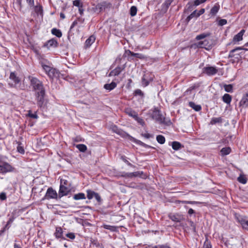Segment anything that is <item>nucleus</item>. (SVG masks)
I'll list each match as a JSON object with an SVG mask.
<instances>
[{"label": "nucleus", "instance_id": "4468645a", "mask_svg": "<svg viewBox=\"0 0 248 248\" xmlns=\"http://www.w3.org/2000/svg\"><path fill=\"white\" fill-rule=\"evenodd\" d=\"M123 69L121 67H117L116 68H115L114 70H113L109 73V74H108V76L111 77L113 76H118L122 72Z\"/></svg>", "mask_w": 248, "mask_h": 248}, {"label": "nucleus", "instance_id": "0eeeda50", "mask_svg": "<svg viewBox=\"0 0 248 248\" xmlns=\"http://www.w3.org/2000/svg\"><path fill=\"white\" fill-rule=\"evenodd\" d=\"M238 221L241 224L242 227L248 231V219L246 217L239 216L237 217Z\"/></svg>", "mask_w": 248, "mask_h": 248}, {"label": "nucleus", "instance_id": "5fc2aeb1", "mask_svg": "<svg viewBox=\"0 0 248 248\" xmlns=\"http://www.w3.org/2000/svg\"><path fill=\"white\" fill-rule=\"evenodd\" d=\"M227 20L225 19H221L219 21L218 24L220 26H223L227 24Z\"/></svg>", "mask_w": 248, "mask_h": 248}, {"label": "nucleus", "instance_id": "774afa93", "mask_svg": "<svg viewBox=\"0 0 248 248\" xmlns=\"http://www.w3.org/2000/svg\"><path fill=\"white\" fill-rule=\"evenodd\" d=\"M147 248H160V246H148Z\"/></svg>", "mask_w": 248, "mask_h": 248}, {"label": "nucleus", "instance_id": "052dcab7", "mask_svg": "<svg viewBox=\"0 0 248 248\" xmlns=\"http://www.w3.org/2000/svg\"><path fill=\"white\" fill-rule=\"evenodd\" d=\"M172 1V0H166L164 4L168 7L170 5Z\"/></svg>", "mask_w": 248, "mask_h": 248}, {"label": "nucleus", "instance_id": "f8f14e48", "mask_svg": "<svg viewBox=\"0 0 248 248\" xmlns=\"http://www.w3.org/2000/svg\"><path fill=\"white\" fill-rule=\"evenodd\" d=\"M245 32V31L244 30H242L239 33L234 35V36L233 38V42H237L242 40L243 35Z\"/></svg>", "mask_w": 248, "mask_h": 248}, {"label": "nucleus", "instance_id": "f257e3e1", "mask_svg": "<svg viewBox=\"0 0 248 248\" xmlns=\"http://www.w3.org/2000/svg\"><path fill=\"white\" fill-rule=\"evenodd\" d=\"M31 83L35 91L37 105L39 107H41L44 104V97L46 94L43 83L37 78H32L31 79Z\"/></svg>", "mask_w": 248, "mask_h": 248}, {"label": "nucleus", "instance_id": "cd10ccee", "mask_svg": "<svg viewBox=\"0 0 248 248\" xmlns=\"http://www.w3.org/2000/svg\"><path fill=\"white\" fill-rule=\"evenodd\" d=\"M74 199L75 200H78L81 199H85V195L83 193H79L78 194H75L73 197Z\"/></svg>", "mask_w": 248, "mask_h": 248}, {"label": "nucleus", "instance_id": "9b49d317", "mask_svg": "<svg viewBox=\"0 0 248 248\" xmlns=\"http://www.w3.org/2000/svg\"><path fill=\"white\" fill-rule=\"evenodd\" d=\"M58 42L56 39H51L46 42L45 44V46H46L48 48H49L50 47H56L58 46Z\"/></svg>", "mask_w": 248, "mask_h": 248}, {"label": "nucleus", "instance_id": "603ef678", "mask_svg": "<svg viewBox=\"0 0 248 248\" xmlns=\"http://www.w3.org/2000/svg\"><path fill=\"white\" fill-rule=\"evenodd\" d=\"M66 236L71 239H74L75 238V234L73 232L68 233L66 234Z\"/></svg>", "mask_w": 248, "mask_h": 248}, {"label": "nucleus", "instance_id": "6e6d98bb", "mask_svg": "<svg viewBox=\"0 0 248 248\" xmlns=\"http://www.w3.org/2000/svg\"><path fill=\"white\" fill-rule=\"evenodd\" d=\"M141 136L146 139H149L153 137V136L149 133H142Z\"/></svg>", "mask_w": 248, "mask_h": 248}, {"label": "nucleus", "instance_id": "a211bd4d", "mask_svg": "<svg viewBox=\"0 0 248 248\" xmlns=\"http://www.w3.org/2000/svg\"><path fill=\"white\" fill-rule=\"evenodd\" d=\"M117 86V84L116 82L112 81L111 83L109 84H106L104 86V88L108 91H111L113 89H114Z\"/></svg>", "mask_w": 248, "mask_h": 248}, {"label": "nucleus", "instance_id": "412c9836", "mask_svg": "<svg viewBox=\"0 0 248 248\" xmlns=\"http://www.w3.org/2000/svg\"><path fill=\"white\" fill-rule=\"evenodd\" d=\"M189 106L196 111H199L201 110L202 109V107L200 105H196L195 103L193 102H189Z\"/></svg>", "mask_w": 248, "mask_h": 248}, {"label": "nucleus", "instance_id": "0e129e2a", "mask_svg": "<svg viewBox=\"0 0 248 248\" xmlns=\"http://www.w3.org/2000/svg\"><path fill=\"white\" fill-rule=\"evenodd\" d=\"M201 3H202L201 2V0H196L194 1V5H195V6H198V5H200Z\"/></svg>", "mask_w": 248, "mask_h": 248}, {"label": "nucleus", "instance_id": "e2e57ef3", "mask_svg": "<svg viewBox=\"0 0 248 248\" xmlns=\"http://www.w3.org/2000/svg\"><path fill=\"white\" fill-rule=\"evenodd\" d=\"M205 10L204 9H201L198 13L197 14V16H199L203 14L204 13Z\"/></svg>", "mask_w": 248, "mask_h": 248}, {"label": "nucleus", "instance_id": "6ab92c4d", "mask_svg": "<svg viewBox=\"0 0 248 248\" xmlns=\"http://www.w3.org/2000/svg\"><path fill=\"white\" fill-rule=\"evenodd\" d=\"M172 148L174 150H178L181 148H183L184 146L178 141H173L171 143Z\"/></svg>", "mask_w": 248, "mask_h": 248}, {"label": "nucleus", "instance_id": "a18cd8bd", "mask_svg": "<svg viewBox=\"0 0 248 248\" xmlns=\"http://www.w3.org/2000/svg\"><path fill=\"white\" fill-rule=\"evenodd\" d=\"M73 4L74 6H77V7H82V4H81L80 3V0H74L73 2Z\"/></svg>", "mask_w": 248, "mask_h": 248}, {"label": "nucleus", "instance_id": "de8ad7c7", "mask_svg": "<svg viewBox=\"0 0 248 248\" xmlns=\"http://www.w3.org/2000/svg\"><path fill=\"white\" fill-rule=\"evenodd\" d=\"M134 94L135 95H140V96H143V93L142 92V91L140 90V89H137L134 92Z\"/></svg>", "mask_w": 248, "mask_h": 248}, {"label": "nucleus", "instance_id": "c9c22d12", "mask_svg": "<svg viewBox=\"0 0 248 248\" xmlns=\"http://www.w3.org/2000/svg\"><path fill=\"white\" fill-rule=\"evenodd\" d=\"M137 8L136 6H133L131 7L130 10V15L132 16H135L137 14Z\"/></svg>", "mask_w": 248, "mask_h": 248}, {"label": "nucleus", "instance_id": "7c9ffc66", "mask_svg": "<svg viewBox=\"0 0 248 248\" xmlns=\"http://www.w3.org/2000/svg\"><path fill=\"white\" fill-rule=\"evenodd\" d=\"M57 74V71L55 69L52 68L50 71L47 73V75L49 77L53 78V77L55 76Z\"/></svg>", "mask_w": 248, "mask_h": 248}, {"label": "nucleus", "instance_id": "c756f323", "mask_svg": "<svg viewBox=\"0 0 248 248\" xmlns=\"http://www.w3.org/2000/svg\"><path fill=\"white\" fill-rule=\"evenodd\" d=\"M242 49H243V48L241 47H237L235 48L232 49L230 52V53L229 55V58H232V57H234L235 55L234 54V53L237 50H242Z\"/></svg>", "mask_w": 248, "mask_h": 248}, {"label": "nucleus", "instance_id": "a878e982", "mask_svg": "<svg viewBox=\"0 0 248 248\" xmlns=\"http://www.w3.org/2000/svg\"><path fill=\"white\" fill-rule=\"evenodd\" d=\"M219 5L218 4L215 5L211 9L210 14L212 15H215L218 11Z\"/></svg>", "mask_w": 248, "mask_h": 248}, {"label": "nucleus", "instance_id": "3c124183", "mask_svg": "<svg viewBox=\"0 0 248 248\" xmlns=\"http://www.w3.org/2000/svg\"><path fill=\"white\" fill-rule=\"evenodd\" d=\"M6 195L4 192H1L0 194V200L4 201L6 199Z\"/></svg>", "mask_w": 248, "mask_h": 248}, {"label": "nucleus", "instance_id": "4be33fe9", "mask_svg": "<svg viewBox=\"0 0 248 248\" xmlns=\"http://www.w3.org/2000/svg\"><path fill=\"white\" fill-rule=\"evenodd\" d=\"M152 79H150V80L148 79L147 76L146 74H145L143 76L142 78V85L144 87H146L148 86L149 84L150 81H151Z\"/></svg>", "mask_w": 248, "mask_h": 248}, {"label": "nucleus", "instance_id": "7ed1b4c3", "mask_svg": "<svg viewBox=\"0 0 248 248\" xmlns=\"http://www.w3.org/2000/svg\"><path fill=\"white\" fill-rule=\"evenodd\" d=\"M58 197L59 194H57L56 191L50 187L47 189L46 195L43 200H49L51 199H57Z\"/></svg>", "mask_w": 248, "mask_h": 248}, {"label": "nucleus", "instance_id": "aec40b11", "mask_svg": "<svg viewBox=\"0 0 248 248\" xmlns=\"http://www.w3.org/2000/svg\"><path fill=\"white\" fill-rule=\"evenodd\" d=\"M125 112L129 116L133 117L134 119L135 118V117H137V115H138V113L136 111L133 110L131 108L126 109Z\"/></svg>", "mask_w": 248, "mask_h": 248}, {"label": "nucleus", "instance_id": "c85d7f7f", "mask_svg": "<svg viewBox=\"0 0 248 248\" xmlns=\"http://www.w3.org/2000/svg\"><path fill=\"white\" fill-rule=\"evenodd\" d=\"M76 147L81 152H85L87 149L86 146L83 144H78Z\"/></svg>", "mask_w": 248, "mask_h": 248}, {"label": "nucleus", "instance_id": "680f3d73", "mask_svg": "<svg viewBox=\"0 0 248 248\" xmlns=\"http://www.w3.org/2000/svg\"><path fill=\"white\" fill-rule=\"evenodd\" d=\"M104 228H105L106 229L110 230H112V231H113V229H114V227L110 226V225H105L104 226Z\"/></svg>", "mask_w": 248, "mask_h": 248}, {"label": "nucleus", "instance_id": "79ce46f5", "mask_svg": "<svg viewBox=\"0 0 248 248\" xmlns=\"http://www.w3.org/2000/svg\"><path fill=\"white\" fill-rule=\"evenodd\" d=\"M28 116L31 118H33V119H37L38 118V116L36 114V113H32L31 110H29L28 111Z\"/></svg>", "mask_w": 248, "mask_h": 248}, {"label": "nucleus", "instance_id": "a19ab883", "mask_svg": "<svg viewBox=\"0 0 248 248\" xmlns=\"http://www.w3.org/2000/svg\"><path fill=\"white\" fill-rule=\"evenodd\" d=\"M135 120H136L138 123L140 124L143 125L144 124V122L143 120L138 117V114L137 115V117H135Z\"/></svg>", "mask_w": 248, "mask_h": 248}, {"label": "nucleus", "instance_id": "e433bc0d", "mask_svg": "<svg viewBox=\"0 0 248 248\" xmlns=\"http://www.w3.org/2000/svg\"><path fill=\"white\" fill-rule=\"evenodd\" d=\"M224 88L226 92L228 93L232 92V86L231 84L224 85Z\"/></svg>", "mask_w": 248, "mask_h": 248}, {"label": "nucleus", "instance_id": "864d4df0", "mask_svg": "<svg viewBox=\"0 0 248 248\" xmlns=\"http://www.w3.org/2000/svg\"><path fill=\"white\" fill-rule=\"evenodd\" d=\"M17 151L21 153V154H24V149L23 147L20 146V145H18L17 148Z\"/></svg>", "mask_w": 248, "mask_h": 248}, {"label": "nucleus", "instance_id": "bf43d9fd", "mask_svg": "<svg viewBox=\"0 0 248 248\" xmlns=\"http://www.w3.org/2000/svg\"><path fill=\"white\" fill-rule=\"evenodd\" d=\"M10 228V226L9 225H8V224L7 223L6 225H5V226L4 227V228L0 231V235H1L2 233H3L4 232V231H5V230L7 229H8L9 228Z\"/></svg>", "mask_w": 248, "mask_h": 248}, {"label": "nucleus", "instance_id": "f03ea898", "mask_svg": "<svg viewBox=\"0 0 248 248\" xmlns=\"http://www.w3.org/2000/svg\"><path fill=\"white\" fill-rule=\"evenodd\" d=\"M152 117L160 124L166 123L165 121V118L161 113L160 111L156 108L154 109L152 114Z\"/></svg>", "mask_w": 248, "mask_h": 248}, {"label": "nucleus", "instance_id": "49530a36", "mask_svg": "<svg viewBox=\"0 0 248 248\" xmlns=\"http://www.w3.org/2000/svg\"><path fill=\"white\" fill-rule=\"evenodd\" d=\"M42 67H43L44 70L46 71V72L47 74L50 71V70L52 68L50 66H49L48 65H43Z\"/></svg>", "mask_w": 248, "mask_h": 248}, {"label": "nucleus", "instance_id": "09e8293b", "mask_svg": "<svg viewBox=\"0 0 248 248\" xmlns=\"http://www.w3.org/2000/svg\"><path fill=\"white\" fill-rule=\"evenodd\" d=\"M188 222L189 223V225L191 227L193 231L195 232H196V226H195V224L194 223V222L193 221H192L191 220H189Z\"/></svg>", "mask_w": 248, "mask_h": 248}, {"label": "nucleus", "instance_id": "423d86ee", "mask_svg": "<svg viewBox=\"0 0 248 248\" xmlns=\"http://www.w3.org/2000/svg\"><path fill=\"white\" fill-rule=\"evenodd\" d=\"M217 69L213 66H207L203 68V72L208 76L215 75L217 73Z\"/></svg>", "mask_w": 248, "mask_h": 248}, {"label": "nucleus", "instance_id": "4d7b16f0", "mask_svg": "<svg viewBox=\"0 0 248 248\" xmlns=\"http://www.w3.org/2000/svg\"><path fill=\"white\" fill-rule=\"evenodd\" d=\"M30 7H34V0H26Z\"/></svg>", "mask_w": 248, "mask_h": 248}, {"label": "nucleus", "instance_id": "9d476101", "mask_svg": "<svg viewBox=\"0 0 248 248\" xmlns=\"http://www.w3.org/2000/svg\"><path fill=\"white\" fill-rule=\"evenodd\" d=\"M169 218L174 222H179L183 219V217L179 214H170L169 215Z\"/></svg>", "mask_w": 248, "mask_h": 248}, {"label": "nucleus", "instance_id": "2eb2a0df", "mask_svg": "<svg viewBox=\"0 0 248 248\" xmlns=\"http://www.w3.org/2000/svg\"><path fill=\"white\" fill-rule=\"evenodd\" d=\"M63 231L61 227H56V232L54 233L55 237L57 238H64L62 235Z\"/></svg>", "mask_w": 248, "mask_h": 248}, {"label": "nucleus", "instance_id": "f704fd0d", "mask_svg": "<svg viewBox=\"0 0 248 248\" xmlns=\"http://www.w3.org/2000/svg\"><path fill=\"white\" fill-rule=\"evenodd\" d=\"M111 129L114 132H115L119 135H121L123 133V131L122 130H121L120 129H118V128L115 125H113L111 127Z\"/></svg>", "mask_w": 248, "mask_h": 248}, {"label": "nucleus", "instance_id": "37998d69", "mask_svg": "<svg viewBox=\"0 0 248 248\" xmlns=\"http://www.w3.org/2000/svg\"><path fill=\"white\" fill-rule=\"evenodd\" d=\"M203 248H212V246L210 242L206 239L203 246Z\"/></svg>", "mask_w": 248, "mask_h": 248}, {"label": "nucleus", "instance_id": "bb28decb", "mask_svg": "<svg viewBox=\"0 0 248 248\" xmlns=\"http://www.w3.org/2000/svg\"><path fill=\"white\" fill-rule=\"evenodd\" d=\"M231 151V149L230 147H224L221 150L220 152L222 155H229Z\"/></svg>", "mask_w": 248, "mask_h": 248}, {"label": "nucleus", "instance_id": "69168bd1", "mask_svg": "<svg viewBox=\"0 0 248 248\" xmlns=\"http://www.w3.org/2000/svg\"><path fill=\"white\" fill-rule=\"evenodd\" d=\"M121 159L124 161L125 163H127L128 161L126 159V157L124 156H121Z\"/></svg>", "mask_w": 248, "mask_h": 248}, {"label": "nucleus", "instance_id": "393cba45", "mask_svg": "<svg viewBox=\"0 0 248 248\" xmlns=\"http://www.w3.org/2000/svg\"><path fill=\"white\" fill-rule=\"evenodd\" d=\"M51 33L56 36L58 37H61L62 36V33L61 31L60 30L57 29L56 28H53L51 30Z\"/></svg>", "mask_w": 248, "mask_h": 248}, {"label": "nucleus", "instance_id": "6e6552de", "mask_svg": "<svg viewBox=\"0 0 248 248\" xmlns=\"http://www.w3.org/2000/svg\"><path fill=\"white\" fill-rule=\"evenodd\" d=\"M69 192V188L61 184L60 186V189L58 193L59 198L60 199L62 197L67 195Z\"/></svg>", "mask_w": 248, "mask_h": 248}, {"label": "nucleus", "instance_id": "58836bf2", "mask_svg": "<svg viewBox=\"0 0 248 248\" xmlns=\"http://www.w3.org/2000/svg\"><path fill=\"white\" fill-rule=\"evenodd\" d=\"M197 11L195 10L192 13H191L186 18L187 21H190V19L194 17H197Z\"/></svg>", "mask_w": 248, "mask_h": 248}, {"label": "nucleus", "instance_id": "c03bdc74", "mask_svg": "<svg viewBox=\"0 0 248 248\" xmlns=\"http://www.w3.org/2000/svg\"><path fill=\"white\" fill-rule=\"evenodd\" d=\"M34 11L37 14H39L40 13L42 12V7L40 6H34Z\"/></svg>", "mask_w": 248, "mask_h": 248}, {"label": "nucleus", "instance_id": "dca6fc26", "mask_svg": "<svg viewBox=\"0 0 248 248\" xmlns=\"http://www.w3.org/2000/svg\"><path fill=\"white\" fill-rule=\"evenodd\" d=\"M95 40V37L93 35H91L89 38H88L85 43V46L86 47H88L91 46V45L94 42Z\"/></svg>", "mask_w": 248, "mask_h": 248}, {"label": "nucleus", "instance_id": "473e14b6", "mask_svg": "<svg viewBox=\"0 0 248 248\" xmlns=\"http://www.w3.org/2000/svg\"><path fill=\"white\" fill-rule=\"evenodd\" d=\"M156 140L160 144H163L165 142V137L162 135H158L156 137Z\"/></svg>", "mask_w": 248, "mask_h": 248}, {"label": "nucleus", "instance_id": "39448f33", "mask_svg": "<svg viewBox=\"0 0 248 248\" xmlns=\"http://www.w3.org/2000/svg\"><path fill=\"white\" fill-rule=\"evenodd\" d=\"M12 166L7 163L0 162V173H6L12 171Z\"/></svg>", "mask_w": 248, "mask_h": 248}, {"label": "nucleus", "instance_id": "20e7f679", "mask_svg": "<svg viewBox=\"0 0 248 248\" xmlns=\"http://www.w3.org/2000/svg\"><path fill=\"white\" fill-rule=\"evenodd\" d=\"M196 45L198 47L204 48L207 50H209L212 48V44L210 41L208 39L200 41L196 44Z\"/></svg>", "mask_w": 248, "mask_h": 248}, {"label": "nucleus", "instance_id": "72a5a7b5", "mask_svg": "<svg viewBox=\"0 0 248 248\" xmlns=\"http://www.w3.org/2000/svg\"><path fill=\"white\" fill-rule=\"evenodd\" d=\"M209 35H210V33H202V34L197 35L196 37V39L197 40H200L201 39H203Z\"/></svg>", "mask_w": 248, "mask_h": 248}, {"label": "nucleus", "instance_id": "338daca9", "mask_svg": "<svg viewBox=\"0 0 248 248\" xmlns=\"http://www.w3.org/2000/svg\"><path fill=\"white\" fill-rule=\"evenodd\" d=\"M78 24V22L77 21H74L73 23L72 24L71 27H70V30L73 29L77 24Z\"/></svg>", "mask_w": 248, "mask_h": 248}, {"label": "nucleus", "instance_id": "ddd939ff", "mask_svg": "<svg viewBox=\"0 0 248 248\" xmlns=\"http://www.w3.org/2000/svg\"><path fill=\"white\" fill-rule=\"evenodd\" d=\"M126 53L128 55H131V56L135 57L141 60L146 58V57L143 54L140 53H135L129 50L126 51Z\"/></svg>", "mask_w": 248, "mask_h": 248}, {"label": "nucleus", "instance_id": "ea45409f", "mask_svg": "<svg viewBox=\"0 0 248 248\" xmlns=\"http://www.w3.org/2000/svg\"><path fill=\"white\" fill-rule=\"evenodd\" d=\"M237 180L241 183L245 184L247 183V179L243 176H240L237 178Z\"/></svg>", "mask_w": 248, "mask_h": 248}, {"label": "nucleus", "instance_id": "f3484780", "mask_svg": "<svg viewBox=\"0 0 248 248\" xmlns=\"http://www.w3.org/2000/svg\"><path fill=\"white\" fill-rule=\"evenodd\" d=\"M132 177H139L142 178H146L147 177V175L144 174L143 171H136L134 172H131Z\"/></svg>", "mask_w": 248, "mask_h": 248}, {"label": "nucleus", "instance_id": "b1692460", "mask_svg": "<svg viewBox=\"0 0 248 248\" xmlns=\"http://www.w3.org/2000/svg\"><path fill=\"white\" fill-rule=\"evenodd\" d=\"M10 78L13 80L16 84L18 83L20 81L19 78L16 77L15 72H11L10 75Z\"/></svg>", "mask_w": 248, "mask_h": 248}, {"label": "nucleus", "instance_id": "13d9d810", "mask_svg": "<svg viewBox=\"0 0 248 248\" xmlns=\"http://www.w3.org/2000/svg\"><path fill=\"white\" fill-rule=\"evenodd\" d=\"M94 197L98 202H100L101 201V198L97 193H95V195L94 196Z\"/></svg>", "mask_w": 248, "mask_h": 248}, {"label": "nucleus", "instance_id": "4c0bfd02", "mask_svg": "<svg viewBox=\"0 0 248 248\" xmlns=\"http://www.w3.org/2000/svg\"><path fill=\"white\" fill-rule=\"evenodd\" d=\"M87 198L89 199H92L93 197H94V196L95 194V192L94 191H93L92 190H87Z\"/></svg>", "mask_w": 248, "mask_h": 248}, {"label": "nucleus", "instance_id": "2f4dec72", "mask_svg": "<svg viewBox=\"0 0 248 248\" xmlns=\"http://www.w3.org/2000/svg\"><path fill=\"white\" fill-rule=\"evenodd\" d=\"M222 122V119L220 117L218 118H213L211 119L210 124H215L216 123H221Z\"/></svg>", "mask_w": 248, "mask_h": 248}, {"label": "nucleus", "instance_id": "1a4fd4ad", "mask_svg": "<svg viewBox=\"0 0 248 248\" xmlns=\"http://www.w3.org/2000/svg\"><path fill=\"white\" fill-rule=\"evenodd\" d=\"M239 106L243 108L248 107V92L245 93L239 102Z\"/></svg>", "mask_w": 248, "mask_h": 248}, {"label": "nucleus", "instance_id": "8fccbe9b", "mask_svg": "<svg viewBox=\"0 0 248 248\" xmlns=\"http://www.w3.org/2000/svg\"><path fill=\"white\" fill-rule=\"evenodd\" d=\"M132 173L131 172H130V173H124L122 175V176L123 177H125V178H133L132 177Z\"/></svg>", "mask_w": 248, "mask_h": 248}, {"label": "nucleus", "instance_id": "5701e85b", "mask_svg": "<svg viewBox=\"0 0 248 248\" xmlns=\"http://www.w3.org/2000/svg\"><path fill=\"white\" fill-rule=\"evenodd\" d=\"M223 101L227 104H229L232 100L231 96L227 93L225 94L222 97Z\"/></svg>", "mask_w": 248, "mask_h": 248}]
</instances>
